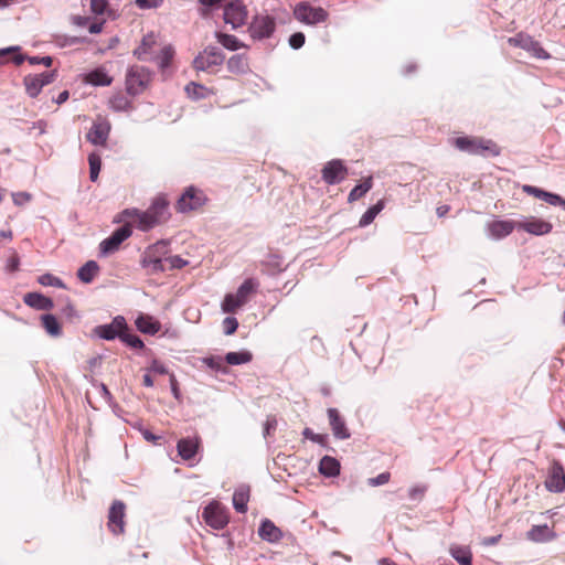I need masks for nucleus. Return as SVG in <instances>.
<instances>
[{
	"label": "nucleus",
	"mask_w": 565,
	"mask_h": 565,
	"mask_svg": "<svg viewBox=\"0 0 565 565\" xmlns=\"http://www.w3.org/2000/svg\"><path fill=\"white\" fill-rule=\"evenodd\" d=\"M168 216V202L164 198L159 196L153 200L146 211H140L135 207L124 210L116 216L115 222L125 224L131 222V227L136 226L142 232H147L164 222Z\"/></svg>",
	"instance_id": "f257e3e1"
},
{
	"label": "nucleus",
	"mask_w": 565,
	"mask_h": 565,
	"mask_svg": "<svg viewBox=\"0 0 565 565\" xmlns=\"http://www.w3.org/2000/svg\"><path fill=\"white\" fill-rule=\"evenodd\" d=\"M99 271V266L95 260H88L77 271V277L81 281L89 284Z\"/></svg>",
	"instance_id": "2f4dec72"
},
{
	"label": "nucleus",
	"mask_w": 565,
	"mask_h": 565,
	"mask_svg": "<svg viewBox=\"0 0 565 565\" xmlns=\"http://www.w3.org/2000/svg\"><path fill=\"white\" fill-rule=\"evenodd\" d=\"M132 234L131 222L117 228L109 237L105 238L99 244L100 256H108L117 252L124 241L129 238Z\"/></svg>",
	"instance_id": "423d86ee"
},
{
	"label": "nucleus",
	"mask_w": 565,
	"mask_h": 565,
	"mask_svg": "<svg viewBox=\"0 0 565 565\" xmlns=\"http://www.w3.org/2000/svg\"><path fill=\"white\" fill-rule=\"evenodd\" d=\"M38 281L42 286H52V287H56V288H65L64 282L60 278L53 276L52 274L41 275L39 277Z\"/></svg>",
	"instance_id": "c03bdc74"
},
{
	"label": "nucleus",
	"mask_w": 565,
	"mask_h": 565,
	"mask_svg": "<svg viewBox=\"0 0 565 565\" xmlns=\"http://www.w3.org/2000/svg\"><path fill=\"white\" fill-rule=\"evenodd\" d=\"M203 518L210 526L216 530L223 529L228 522L225 508L217 502H212L204 509Z\"/></svg>",
	"instance_id": "f8f14e48"
},
{
	"label": "nucleus",
	"mask_w": 565,
	"mask_h": 565,
	"mask_svg": "<svg viewBox=\"0 0 565 565\" xmlns=\"http://www.w3.org/2000/svg\"><path fill=\"white\" fill-rule=\"evenodd\" d=\"M227 70L234 74H245L249 71L247 58L244 54H235L227 61Z\"/></svg>",
	"instance_id": "c756f323"
},
{
	"label": "nucleus",
	"mask_w": 565,
	"mask_h": 565,
	"mask_svg": "<svg viewBox=\"0 0 565 565\" xmlns=\"http://www.w3.org/2000/svg\"><path fill=\"white\" fill-rule=\"evenodd\" d=\"M545 487L551 492H563L565 491V472L559 463H554L548 472L545 480Z\"/></svg>",
	"instance_id": "6ab92c4d"
},
{
	"label": "nucleus",
	"mask_w": 565,
	"mask_h": 565,
	"mask_svg": "<svg viewBox=\"0 0 565 565\" xmlns=\"http://www.w3.org/2000/svg\"><path fill=\"white\" fill-rule=\"evenodd\" d=\"M518 230H523L524 232L532 235L542 236L551 233L553 225L552 223L542 218L530 216L518 222Z\"/></svg>",
	"instance_id": "2eb2a0df"
},
{
	"label": "nucleus",
	"mask_w": 565,
	"mask_h": 565,
	"mask_svg": "<svg viewBox=\"0 0 565 565\" xmlns=\"http://www.w3.org/2000/svg\"><path fill=\"white\" fill-rule=\"evenodd\" d=\"M259 536L270 543L278 542L281 539V531L269 520L262 522L258 529Z\"/></svg>",
	"instance_id": "a878e982"
},
{
	"label": "nucleus",
	"mask_w": 565,
	"mask_h": 565,
	"mask_svg": "<svg viewBox=\"0 0 565 565\" xmlns=\"http://www.w3.org/2000/svg\"><path fill=\"white\" fill-rule=\"evenodd\" d=\"M178 454L184 460L192 459L199 448V438H183L178 441Z\"/></svg>",
	"instance_id": "5701e85b"
},
{
	"label": "nucleus",
	"mask_w": 565,
	"mask_h": 565,
	"mask_svg": "<svg viewBox=\"0 0 565 565\" xmlns=\"http://www.w3.org/2000/svg\"><path fill=\"white\" fill-rule=\"evenodd\" d=\"M258 284L256 280L246 279L236 290L235 294H227L222 303V311L225 313H234L236 310L246 305L250 296L256 291Z\"/></svg>",
	"instance_id": "f03ea898"
},
{
	"label": "nucleus",
	"mask_w": 565,
	"mask_h": 565,
	"mask_svg": "<svg viewBox=\"0 0 565 565\" xmlns=\"http://www.w3.org/2000/svg\"><path fill=\"white\" fill-rule=\"evenodd\" d=\"M31 194L28 192H14L12 193V200L15 205H24L31 201Z\"/></svg>",
	"instance_id": "864d4df0"
},
{
	"label": "nucleus",
	"mask_w": 565,
	"mask_h": 565,
	"mask_svg": "<svg viewBox=\"0 0 565 565\" xmlns=\"http://www.w3.org/2000/svg\"><path fill=\"white\" fill-rule=\"evenodd\" d=\"M127 330V323L124 317L117 316L108 324L97 326L94 333L104 340H114L120 338L122 331Z\"/></svg>",
	"instance_id": "ddd939ff"
},
{
	"label": "nucleus",
	"mask_w": 565,
	"mask_h": 565,
	"mask_svg": "<svg viewBox=\"0 0 565 565\" xmlns=\"http://www.w3.org/2000/svg\"><path fill=\"white\" fill-rule=\"evenodd\" d=\"M90 11L96 15L107 14L110 18H116V13L108 8L107 0H90Z\"/></svg>",
	"instance_id": "79ce46f5"
},
{
	"label": "nucleus",
	"mask_w": 565,
	"mask_h": 565,
	"mask_svg": "<svg viewBox=\"0 0 565 565\" xmlns=\"http://www.w3.org/2000/svg\"><path fill=\"white\" fill-rule=\"evenodd\" d=\"M156 44V35L153 33H149L143 36L140 45L137 49H135L134 55L138 60H149L151 58L152 49Z\"/></svg>",
	"instance_id": "b1692460"
},
{
	"label": "nucleus",
	"mask_w": 565,
	"mask_h": 565,
	"mask_svg": "<svg viewBox=\"0 0 565 565\" xmlns=\"http://www.w3.org/2000/svg\"><path fill=\"white\" fill-rule=\"evenodd\" d=\"M120 340L134 349H141L143 347L141 339L135 334L128 333L127 330L122 331Z\"/></svg>",
	"instance_id": "de8ad7c7"
},
{
	"label": "nucleus",
	"mask_w": 565,
	"mask_h": 565,
	"mask_svg": "<svg viewBox=\"0 0 565 565\" xmlns=\"http://www.w3.org/2000/svg\"><path fill=\"white\" fill-rule=\"evenodd\" d=\"M303 436H305L306 438H309V439L313 440V441H317V443H319V441H320V436H319V435H316V434H315L310 428H306V429L303 430Z\"/></svg>",
	"instance_id": "69168bd1"
},
{
	"label": "nucleus",
	"mask_w": 565,
	"mask_h": 565,
	"mask_svg": "<svg viewBox=\"0 0 565 565\" xmlns=\"http://www.w3.org/2000/svg\"><path fill=\"white\" fill-rule=\"evenodd\" d=\"M174 51L171 46H164L160 55L158 56V64L161 68H166L169 66L172 57H173Z\"/></svg>",
	"instance_id": "49530a36"
},
{
	"label": "nucleus",
	"mask_w": 565,
	"mask_h": 565,
	"mask_svg": "<svg viewBox=\"0 0 565 565\" xmlns=\"http://www.w3.org/2000/svg\"><path fill=\"white\" fill-rule=\"evenodd\" d=\"M136 327L142 333L156 334L160 330L161 324L151 316L140 315L136 319Z\"/></svg>",
	"instance_id": "bb28decb"
},
{
	"label": "nucleus",
	"mask_w": 565,
	"mask_h": 565,
	"mask_svg": "<svg viewBox=\"0 0 565 565\" xmlns=\"http://www.w3.org/2000/svg\"><path fill=\"white\" fill-rule=\"evenodd\" d=\"M10 57L15 65H20L24 61V56L20 53L19 46H9L0 49V63H3V57Z\"/></svg>",
	"instance_id": "ea45409f"
},
{
	"label": "nucleus",
	"mask_w": 565,
	"mask_h": 565,
	"mask_svg": "<svg viewBox=\"0 0 565 565\" xmlns=\"http://www.w3.org/2000/svg\"><path fill=\"white\" fill-rule=\"evenodd\" d=\"M36 77L41 81V84L43 86H45L53 82V79L55 77V73L54 72H44L42 74L36 75Z\"/></svg>",
	"instance_id": "bf43d9fd"
},
{
	"label": "nucleus",
	"mask_w": 565,
	"mask_h": 565,
	"mask_svg": "<svg viewBox=\"0 0 565 565\" xmlns=\"http://www.w3.org/2000/svg\"><path fill=\"white\" fill-rule=\"evenodd\" d=\"M295 17L298 21L306 24H317L323 22L328 14L320 7H311L307 3H300L295 8Z\"/></svg>",
	"instance_id": "9d476101"
},
{
	"label": "nucleus",
	"mask_w": 565,
	"mask_h": 565,
	"mask_svg": "<svg viewBox=\"0 0 565 565\" xmlns=\"http://www.w3.org/2000/svg\"><path fill=\"white\" fill-rule=\"evenodd\" d=\"M518 228V222L512 220H494L486 224V232L491 239H502Z\"/></svg>",
	"instance_id": "4468645a"
},
{
	"label": "nucleus",
	"mask_w": 565,
	"mask_h": 565,
	"mask_svg": "<svg viewBox=\"0 0 565 565\" xmlns=\"http://www.w3.org/2000/svg\"><path fill=\"white\" fill-rule=\"evenodd\" d=\"M454 145L459 150L471 154H482L484 152H489L493 156L499 154L498 147L490 140L469 137H458L455 139Z\"/></svg>",
	"instance_id": "39448f33"
},
{
	"label": "nucleus",
	"mask_w": 565,
	"mask_h": 565,
	"mask_svg": "<svg viewBox=\"0 0 565 565\" xmlns=\"http://www.w3.org/2000/svg\"><path fill=\"white\" fill-rule=\"evenodd\" d=\"M390 478H391V475L388 472H382V473H380L379 476H376L374 478H370L367 480V483L371 487H377V486H382V484L387 483L390 481Z\"/></svg>",
	"instance_id": "603ef678"
},
{
	"label": "nucleus",
	"mask_w": 565,
	"mask_h": 565,
	"mask_svg": "<svg viewBox=\"0 0 565 565\" xmlns=\"http://www.w3.org/2000/svg\"><path fill=\"white\" fill-rule=\"evenodd\" d=\"M68 92L67 90H63L62 93L58 94L57 98L55 99L56 104L61 105L63 103H65L67 99H68Z\"/></svg>",
	"instance_id": "774afa93"
},
{
	"label": "nucleus",
	"mask_w": 565,
	"mask_h": 565,
	"mask_svg": "<svg viewBox=\"0 0 565 565\" xmlns=\"http://www.w3.org/2000/svg\"><path fill=\"white\" fill-rule=\"evenodd\" d=\"M24 85L26 93L30 97H36L43 85L41 84V81L36 77V75H29L24 77Z\"/></svg>",
	"instance_id": "a19ab883"
},
{
	"label": "nucleus",
	"mask_w": 565,
	"mask_h": 565,
	"mask_svg": "<svg viewBox=\"0 0 565 565\" xmlns=\"http://www.w3.org/2000/svg\"><path fill=\"white\" fill-rule=\"evenodd\" d=\"M104 23H105V21L92 23L88 29L89 32L93 34L100 33L103 31Z\"/></svg>",
	"instance_id": "e2e57ef3"
},
{
	"label": "nucleus",
	"mask_w": 565,
	"mask_h": 565,
	"mask_svg": "<svg viewBox=\"0 0 565 565\" xmlns=\"http://www.w3.org/2000/svg\"><path fill=\"white\" fill-rule=\"evenodd\" d=\"M185 92L193 99L205 98L211 94L207 87L193 82L185 86Z\"/></svg>",
	"instance_id": "58836bf2"
},
{
	"label": "nucleus",
	"mask_w": 565,
	"mask_h": 565,
	"mask_svg": "<svg viewBox=\"0 0 565 565\" xmlns=\"http://www.w3.org/2000/svg\"><path fill=\"white\" fill-rule=\"evenodd\" d=\"M328 417L334 437L339 439H347L350 437L345 423L340 417L339 412L335 408L328 409Z\"/></svg>",
	"instance_id": "4be33fe9"
},
{
	"label": "nucleus",
	"mask_w": 565,
	"mask_h": 565,
	"mask_svg": "<svg viewBox=\"0 0 565 565\" xmlns=\"http://www.w3.org/2000/svg\"><path fill=\"white\" fill-rule=\"evenodd\" d=\"M424 492H425L424 487H414L409 490V497L412 499H416L417 497L423 495Z\"/></svg>",
	"instance_id": "0e129e2a"
},
{
	"label": "nucleus",
	"mask_w": 565,
	"mask_h": 565,
	"mask_svg": "<svg viewBox=\"0 0 565 565\" xmlns=\"http://www.w3.org/2000/svg\"><path fill=\"white\" fill-rule=\"evenodd\" d=\"M509 44L520 46L531 53L534 57L541 60L550 58V54L540 45L539 42L533 40L530 35L519 33L513 38H509Z\"/></svg>",
	"instance_id": "9b49d317"
},
{
	"label": "nucleus",
	"mask_w": 565,
	"mask_h": 565,
	"mask_svg": "<svg viewBox=\"0 0 565 565\" xmlns=\"http://www.w3.org/2000/svg\"><path fill=\"white\" fill-rule=\"evenodd\" d=\"M163 0H136V4L140 9H157L161 7Z\"/></svg>",
	"instance_id": "5fc2aeb1"
},
{
	"label": "nucleus",
	"mask_w": 565,
	"mask_h": 565,
	"mask_svg": "<svg viewBox=\"0 0 565 565\" xmlns=\"http://www.w3.org/2000/svg\"><path fill=\"white\" fill-rule=\"evenodd\" d=\"M125 504L121 501H115L110 507L108 514V526L114 534L124 532Z\"/></svg>",
	"instance_id": "a211bd4d"
},
{
	"label": "nucleus",
	"mask_w": 565,
	"mask_h": 565,
	"mask_svg": "<svg viewBox=\"0 0 565 565\" xmlns=\"http://www.w3.org/2000/svg\"><path fill=\"white\" fill-rule=\"evenodd\" d=\"M289 44L295 50L300 49L305 44V34L301 32L294 33L289 38Z\"/></svg>",
	"instance_id": "6e6d98bb"
},
{
	"label": "nucleus",
	"mask_w": 565,
	"mask_h": 565,
	"mask_svg": "<svg viewBox=\"0 0 565 565\" xmlns=\"http://www.w3.org/2000/svg\"><path fill=\"white\" fill-rule=\"evenodd\" d=\"M89 162V178L93 182H95L98 179V174L102 167V160L100 157L96 153H92L88 157Z\"/></svg>",
	"instance_id": "37998d69"
},
{
	"label": "nucleus",
	"mask_w": 565,
	"mask_h": 565,
	"mask_svg": "<svg viewBox=\"0 0 565 565\" xmlns=\"http://www.w3.org/2000/svg\"><path fill=\"white\" fill-rule=\"evenodd\" d=\"M542 200L553 206H561L565 211V199H563L558 194L546 191V193L544 194V199Z\"/></svg>",
	"instance_id": "09e8293b"
},
{
	"label": "nucleus",
	"mask_w": 565,
	"mask_h": 565,
	"mask_svg": "<svg viewBox=\"0 0 565 565\" xmlns=\"http://www.w3.org/2000/svg\"><path fill=\"white\" fill-rule=\"evenodd\" d=\"M170 384H171V391H172L173 395L178 398L179 397L178 383H177V380L173 374L170 376Z\"/></svg>",
	"instance_id": "338daca9"
},
{
	"label": "nucleus",
	"mask_w": 565,
	"mask_h": 565,
	"mask_svg": "<svg viewBox=\"0 0 565 565\" xmlns=\"http://www.w3.org/2000/svg\"><path fill=\"white\" fill-rule=\"evenodd\" d=\"M148 372L154 373V374H167L168 369L158 360H153L150 364V366L147 369Z\"/></svg>",
	"instance_id": "4d7b16f0"
},
{
	"label": "nucleus",
	"mask_w": 565,
	"mask_h": 565,
	"mask_svg": "<svg viewBox=\"0 0 565 565\" xmlns=\"http://www.w3.org/2000/svg\"><path fill=\"white\" fill-rule=\"evenodd\" d=\"M372 185L373 183L371 177L365 179L361 184L355 185L349 194V202H354L365 195L372 189Z\"/></svg>",
	"instance_id": "e433bc0d"
},
{
	"label": "nucleus",
	"mask_w": 565,
	"mask_h": 565,
	"mask_svg": "<svg viewBox=\"0 0 565 565\" xmlns=\"http://www.w3.org/2000/svg\"><path fill=\"white\" fill-rule=\"evenodd\" d=\"M347 172L341 160H331L322 169V179L328 184H337L344 180Z\"/></svg>",
	"instance_id": "dca6fc26"
},
{
	"label": "nucleus",
	"mask_w": 565,
	"mask_h": 565,
	"mask_svg": "<svg viewBox=\"0 0 565 565\" xmlns=\"http://www.w3.org/2000/svg\"><path fill=\"white\" fill-rule=\"evenodd\" d=\"M85 81L94 86H108L111 84L113 78L104 68H97L88 73Z\"/></svg>",
	"instance_id": "7c9ffc66"
},
{
	"label": "nucleus",
	"mask_w": 565,
	"mask_h": 565,
	"mask_svg": "<svg viewBox=\"0 0 565 565\" xmlns=\"http://www.w3.org/2000/svg\"><path fill=\"white\" fill-rule=\"evenodd\" d=\"M450 555L460 564V565H472L471 559L472 555L468 547L455 545L451 546Z\"/></svg>",
	"instance_id": "72a5a7b5"
},
{
	"label": "nucleus",
	"mask_w": 565,
	"mask_h": 565,
	"mask_svg": "<svg viewBox=\"0 0 565 565\" xmlns=\"http://www.w3.org/2000/svg\"><path fill=\"white\" fill-rule=\"evenodd\" d=\"M151 81L150 72L143 66H131L126 74V89L130 95L141 94Z\"/></svg>",
	"instance_id": "20e7f679"
},
{
	"label": "nucleus",
	"mask_w": 565,
	"mask_h": 565,
	"mask_svg": "<svg viewBox=\"0 0 565 565\" xmlns=\"http://www.w3.org/2000/svg\"><path fill=\"white\" fill-rule=\"evenodd\" d=\"M556 537L555 532L547 524L533 525L526 532V539L534 543H545L553 541Z\"/></svg>",
	"instance_id": "412c9836"
},
{
	"label": "nucleus",
	"mask_w": 565,
	"mask_h": 565,
	"mask_svg": "<svg viewBox=\"0 0 565 565\" xmlns=\"http://www.w3.org/2000/svg\"><path fill=\"white\" fill-rule=\"evenodd\" d=\"M384 209V201L383 200H380L376 204H374L373 206H371L370 209L366 210V212L361 216L360 218V222H359V225L361 227H365L367 225H370L374 218L376 217V215Z\"/></svg>",
	"instance_id": "c9c22d12"
},
{
	"label": "nucleus",
	"mask_w": 565,
	"mask_h": 565,
	"mask_svg": "<svg viewBox=\"0 0 565 565\" xmlns=\"http://www.w3.org/2000/svg\"><path fill=\"white\" fill-rule=\"evenodd\" d=\"M215 36L217 42L230 51H237L244 46V44L234 35L217 32Z\"/></svg>",
	"instance_id": "f704fd0d"
},
{
	"label": "nucleus",
	"mask_w": 565,
	"mask_h": 565,
	"mask_svg": "<svg viewBox=\"0 0 565 565\" xmlns=\"http://www.w3.org/2000/svg\"><path fill=\"white\" fill-rule=\"evenodd\" d=\"M252 353L248 351L228 352L225 355V361L230 365H241L250 362Z\"/></svg>",
	"instance_id": "4c0bfd02"
},
{
	"label": "nucleus",
	"mask_w": 565,
	"mask_h": 565,
	"mask_svg": "<svg viewBox=\"0 0 565 565\" xmlns=\"http://www.w3.org/2000/svg\"><path fill=\"white\" fill-rule=\"evenodd\" d=\"M223 328H224V333L226 335L233 334L237 330V328H238L237 319L234 318V317H226L223 320Z\"/></svg>",
	"instance_id": "3c124183"
},
{
	"label": "nucleus",
	"mask_w": 565,
	"mask_h": 565,
	"mask_svg": "<svg viewBox=\"0 0 565 565\" xmlns=\"http://www.w3.org/2000/svg\"><path fill=\"white\" fill-rule=\"evenodd\" d=\"M247 15V8L242 0L231 1L224 8V21L233 29H237L245 24Z\"/></svg>",
	"instance_id": "6e6552de"
},
{
	"label": "nucleus",
	"mask_w": 565,
	"mask_h": 565,
	"mask_svg": "<svg viewBox=\"0 0 565 565\" xmlns=\"http://www.w3.org/2000/svg\"><path fill=\"white\" fill-rule=\"evenodd\" d=\"M276 28L275 19L268 14H256L249 25V33L253 39L269 38Z\"/></svg>",
	"instance_id": "1a4fd4ad"
},
{
	"label": "nucleus",
	"mask_w": 565,
	"mask_h": 565,
	"mask_svg": "<svg viewBox=\"0 0 565 565\" xmlns=\"http://www.w3.org/2000/svg\"><path fill=\"white\" fill-rule=\"evenodd\" d=\"M224 58V54L217 47L207 46L203 52L195 56L193 60V67L196 71H212L213 67L222 65Z\"/></svg>",
	"instance_id": "0eeeda50"
},
{
	"label": "nucleus",
	"mask_w": 565,
	"mask_h": 565,
	"mask_svg": "<svg viewBox=\"0 0 565 565\" xmlns=\"http://www.w3.org/2000/svg\"><path fill=\"white\" fill-rule=\"evenodd\" d=\"M277 425V420L274 417H268L266 419L265 426H264V435L267 436L270 434L271 429H275Z\"/></svg>",
	"instance_id": "052dcab7"
},
{
	"label": "nucleus",
	"mask_w": 565,
	"mask_h": 565,
	"mask_svg": "<svg viewBox=\"0 0 565 565\" xmlns=\"http://www.w3.org/2000/svg\"><path fill=\"white\" fill-rule=\"evenodd\" d=\"M204 202V195L201 191L190 188L178 201V210L186 212L200 207Z\"/></svg>",
	"instance_id": "f3484780"
},
{
	"label": "nucleus",
	"mask_w": 565,
	"mask_h": 565,
	"mask_svg": "<svg viewBox=\"0 0 565 565\" xmlns=\"http://www.w3.org/2000/svg\"><path fill=\"white\" fill-rule=\"evenodd\" d=\"M110 127L106 121L94 122L89 131L87 132V140L96 146H103L106 143Z\"/></svg>",
	"instance_id": "aec40b11"
},
{
	"label": "nucleus",
	"mask_w": 565,
	"mask_h": 565,
	"mask_svg": "<svg viewBox=\"0 0 565 565\" xmlns=\"http://www.w3.org/2000/svg\"><path fill=\"white\" fill-rule=\"evenodd\" d=\"M42 326L46 333L53 338H58L62 334L61 323L53 315H43L41 317Z\"/></svg>",
	"instance_id": "473e14b6"
},
{
	"label": "nucleus",
	"mask_w": 565,
	"mask_h": 565,
	"mask_svg": "<svg viewBox=\"0 0 565 565\" xmlns=\"http://www.w3.org/2000/svg\"><path fill=\"white\" fill-rule=\"evenodd\" d=\"M319 471L326 477H335L340 472L339 461L330 456H324L319 463Z\"/></svg>",
	"instance_id": "c85d7f7f"
},
{
	"label": "nucleus",
	"mask_w": 565,
	"mask_h": 565,
	"mask_svg": "<svg viewBox=\"0 0 565 565\" xmlns=\"http://www.w3.org/2000/svg\"><path fill=\"white\" fill-rule=\"evenodd\" d=\"M72 21L75 25H78V26H85L88 21H89V18L87 17H81V15H75L72 18Z\"/></svg>",
	"instance_id": "680f3d73"
},
{
	"label": "nucleus",
	"mask_w": 565,
	"mask_h": 565,
	"mask_svg": "<svg viewBox=\"0 0 565 565\" xmlns=\"http://www.w3.org/2000/svg\"><path fill=\"white\" fill-rule=\"evenodd\" d=\"M203 362L212 370L220 371V372L226 371L225 366L223 365V360L220 356L205 358L203 360Z\"/></svg>",
	"instance_id": "8fccbe9b"
},
{
	"label": "nucleus",
	"mask_w": 565,
	"mask_h": 565,
	"mask_svg": "<svg viewBox=\"0 0 565 565\" xmlns=\"http://www.w3.org/2000/svg\"><path fill=\"white\" fill-rule=\"evenodd\" d=\"M24 302L29 307L35 308L38 310H50L54 306L52 299L38 292L26 294L24 296Z\"/></svg>",
	"instance_id": "393cba45"
},
{
	"label": "nucleus",
	"mask_w": 565,
	"mask_h": 565,
	"mask_svg": "<svg viewBox=\"0 0 565 565\" xmlns=\"http://www.w3.org/2000/svg\"><path fill=\"white\" fill-rule=\"evenodd\" d=\"M249 499V488L241 486L233 494V505L239 513H244L247 510V502Z\"/></svg>",
	"instance_id": "cd10ccee"
},
{
	"label": "nucleus",
	"mask_w": 565,
	"mask_h": 565,
	"mask_svg": "<svg viewBox=\"0 0 565 565\" xmlns=\"http://www.w3.org/2000/svg\"><path fill=\"white\" fill-rule=\"evenodd\" d=\"M523 191L541 200L544 199V194L546 193V191L533 185H524Z\"/></svg>",
	"instance_id": "13d9d810"
},
{
	"label": "nucleus",
	"mask_w": 565,
	"mask_h": 565,
	"mask_svg": "<svg viewBox=\"0 0 565 565\" xmlns=\"http://www.w3.org/2000/svg\"><path fill=\"white\" fill-rule=\"evenodd\" d=\"M168 253V244L159 241L147 247L141 256L140 265L150 274L162 273L167 270L163 256Z\"/></svg>",
	"instance_id": "7ed1b4c3"
},
{
	"label": "nucleus",
	"mask_w": 565,
	"mask_h": 565,
	"mask_svg": "<svg viewBox=\"0 0 565 565\" xmlns=\"http://www.w3.org/2000/svg\"><path fill=\"white\" fill-rule=\"evenodd\" d=\"M189 262L186 259H183L182 257L178 255L164 257V265L168 269H180L186 266Z\"/></svg>",
	"instance_id": "a18cd8bd"
}]
</instances>
